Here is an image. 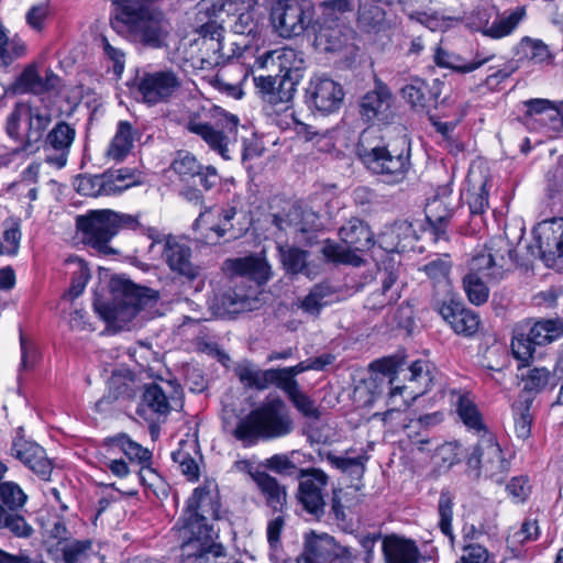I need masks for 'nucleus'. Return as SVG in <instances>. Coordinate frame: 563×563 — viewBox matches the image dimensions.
I'll return each instance as SVG.
<instances>
[{
	"mask_svg": "<svg viewBox=\"0 0 563 563\" xmlns=\"http://www.w3.org/2000/svg\"><path fill=\"white\" fill-rule=\"evenodd\" d=\"M488 256L494 258V266L504 268L508 263L516 262V251L512 244L505 238H498L492 242Z\"/></svg>",
	"mask_w": 563,
	"mask_h": 563,
	"instance_id": "nucleus-53",
	"label": "nucleus"
},
{
	"mask_svg": "<svg viewBox=\"0 0 563 563\" xmlns=\"http://www.w3.org/2000/svg\"><path fill=\"white\" fill-rule=\"evenodd\" d=\"M206 110H202V112H190L185 126L189 132L200 136L212 151L217 152L224 159H230L229 145L236 139L238 117L223 113L216 124L206 121Z\"/></svg>",
	"mask_w": 563,
	"mask_h": 563,
	"instance_id": "nucleus-9",
	"label": "nucleus"
},
{
	"mask_svg": "<svg viewBox=\"0 0 563 563\" xmlns=\"http://www.w3.org/2000/svg\"><path fill=\"white\" fill-rule=\"evenodd\" d=\"M494 58V55L482 56L476 54L475 58L467 63L457 54L450 53L442 47H437L434 62L440 67L453 69L459 73H471Z\"/></svg>",
	"mask_w": 563,
	"mask_h": 563,
	"instance_id": "nucleus-37",
	"label": "nucleus"
},
{
	"mask_svg": "<svg viewBox=\"0 0 563 563\" xmlns=\"http://www.w3.org/2000/svg\"><path fill=\"white\" fill-rule=\"evenodd\" d=\"M285 526V519L283 516H277L271 520L267 525V541L272 552L269 558L273 562H279V554L282 552L280 534Z\"/></svg>",
	"mask_w": 563,
	"mask_h": 563,
	"instance_id": "nucleus-59",
	"label": "nucleus"
},
{
	"mask_svg": "<svg viewBox=\"0 0 563 563\" xmlns=\"http://www.w3.org/2000/svg\"><path fill=\"white\" fill-rule=\"evenodd\" d=\"M59 77L53 70L46 69L45 75L41 76L38 64L32 62L27 64L22 73L11 85L14 93L42 95L56 89Z\"/></svg>",
	"mask_w": 563,
	"mask_h": 563,
	"instance_id": "nucleus-26",
	"label": "nucleus"
},
{
	"mask_svg": "<svg viewBox=\"0 0 563 563\" xmlns=\"http://www.w3.org/2000/svg\"><path fill=\"white\" fill-rule=\"evenodd\" d=\"M35 530L29 523L21 510L0 508V536L10 534L16 539H30Z\"/></svg>",
	"mask_w": 563,
	"mask_h": 563,
	"instance_id": "nucleus-36",
	"label": "nucleus"
},
{
	"mask_svg": "<svg viewBox=\"0 0 563 563\" xmlns=\"http://www.w3.org/2000/svg\"><path fill=\"white\" fill-rule=\"evenodd\" d=\"M382 550L386 563H419V549L411 540L388 536L382 541Z\"/></svg>",
	"mask_w": 563,
	"mask_h": 563,
	"instance_id": "nucleus-30",
	"label": "nucleus"
},
{
	"mask_svg": "<svg viewBox=\"0 0 563 563\" xmlns=\"http://www.w3.org/2000/svg\"><path fill=\"white\" fill-rule=\"evenodd\" d=\"M394 96L389 87L378 77L374 79V87L361 100L360 113L367 122H389L393 117Z\"/></svg>",
	"mask_w": 563,
	"mask_h": 563,
	"instance_id": "nucleus-16",
	"label": "nucleus"
},
{
	"mask_svg": "<svg viewBox=\"0 0 563 563\" xmlns=\"http://www.w3.org/2000/svg\"><path fill=\"white\" fill-rule=\"evenodd\" d=\"M27 501V495L14 482H0V508L21 510Z\"/></svg>",
	"mask_w": 563,
	"mask_h": 563,
	"instance_id": "nucleus-46",
	"label": "nucleus"
},
{
	"mask_svg": "<svg viewBox=\"0 0 563 563\" xmlns=\"http://www.w3.org/2000/svg\"><path fill=\"white\" fill-rule=\"evenodd\" d=\"M280 262L287 274H302L308 278H314L318 271L308 261L309 252L297 246L278 245Z\"/></svg>",
	"mask_w": 563,
	"mask_h": 563,
	"instance_id": "nucleus-31",
	"label": "nucleus"
},
{
	"mask_svg": "<svg viewBox=\"0 0 563 563\" xmlns=\"http://www.w3.org/2000/svg\"><path fill=\"white\" fill-rule=\"evenodd\" d=\"M297 500L305 511L316 519L324 515L325 501L323 490L328 486L329 476L321 468H300Z\"/></svg>",
	"mask_w": 563,
	"mask_h": 563,
	"instance_id": "nucleus-13",
	"label": "nucleus"
},
{
	"mask_svg": "<svg viewBox=\"0 0 563 563\" xmlns=\"http://www.w3.org/2000/svg\"><path fill=\"white\" fill-rule=\"evenodd\" d=\"M339 547L330 534L310 531L305 536L302 553L296 560L288 559L283 563H332Z\"/></svg>",
	"mask_w": 563,
	"mask_h": 563,
	"instance_id": "nucleus-25",
	"label": "nucleus"
},
{
	"mask_svg": "<svg viewBox=\"0 0 563 563\" xmlns=\"http://www.w3.org/2000/svg\"><path fill=\"white\" fill-rule=\"evenodd\" d=\"M221 498L214 479H206L196 487L186 501L178 529L181 549L187 550L196 542L206 544L218 538L213 522L221 518Z\"/></svg>",
	"mask_w": 563,
	"mask_h": 563,
	"instance_id": "nucleus-2",
	"label": "nucleus"
},
{
	"mask_svg": "<svg viewBox=\"0 0 563 563\" xmlns=\"http://www.w3.org/2000/svg\"><path fill=\"white\" fill-rule=\"evenodd\" d=\"M306 97L309 108L328 114L340 109L344 99V91L339 82L320 76L310 80Z\"/></svg>",
	"mask_w": 563,
	"mask_h": 563,
	"instance_id": "nucleus-17",
	"label": "nucleus"
},
{
	"mask_svg": "<svg viewBox=\"0 0 563 563\" xmlns=\"http://www.w3.org/2000/svg\"><path fill=\"white\" fill-rule=\"evenodd\" d=\"M314 7L310 0H275L269 19L275 32L283 38L298 37L312 26Z\"/></svg>",
	"mask_w": 563,
	"mask_h": 563,
	"instance_id": "nucleus-10",
	"label": "nucleus"
},
{
	"mask_svg": "<svg viewBox=\"0 0 563 563\" xmlns=\"http://www.w3.org/2000/svg\"><path fill=\"white\" fill-rule=\"evenodd\" d=\"M282 398L267 399L257 408L241 418L233 435L245 446L254 445L258 440L284 437L291 431V420L285 410Z\"/></svg>",
	"mask_w": 563,
	"mask_h": 563,
	"instance_id": "nucleus-4",
	"label": "nucleus"
},
{
	"mask_svg": "<svg viewBox=\"0 0 563 563\" xmlns=\"http://www.w3.org/2000/svg\"><path fill=\"white\" fill-rule=\"evenodd\" d=\"M26 54V44L20 38L7 40L2 52L0 53V66L8 67L15 59Z\"/></svg>",
	"mask_w": 563,
	"mask_h": 563,
	"instance_id": "nucleus-64",
	"label": "nucleus"
},
{
	"mask_svg": "<svg viewBox=\"0 0 563 563\" xmlns=\"http://www.w3.org/2000/svg\"><path fill=\"white\" fill-rule=\"evenodd\" d=\"M92 549L90 540H76L63 548L62 563H80Z\"/></svg>",
	"mask_w": 563,
	"mask_h": 563,
	"instance_id": "nucleus-60",
	"label": "nucleus"
},
{
	"mask_svg": "<svg viewBox=\"0 0 563 563\" xmlns=\"http://www.w3.org/2000/svg\"><path fill=\"white\" fill-rule=\"evenodd\" d=\"M133 126L128 121L118 123L117 132L107 150V157L115 162L123 161L133 147Z\"/></svg>",
	"mask_w": 563,
	"mask_h": 563,
	"instance_id": "nucleus-40",
	"label": "nucleus"
},
{
	"mask_svg": "<svg viewBox=\"0 0 563 563\" xmlns=\"http://www.w3.org/2000/svg\"><path fill=\"white\" fill-rule=\"evenodd\" d=\"M264 268L262 261L252 256L227 260L223 265V269L230 275L249 276L251 278L261 276Z\"/></svg>",
	"mask_w": 563,
	"mask_h": 563,
	"instance_id": "nucleus-44",
	"label": "nucleus"
},
{
	"mask_svg": "<svg viewBox=\"0 0 563 563\" xmlns=\"http://www.w3.org/2000/svg\"><path fill=\"white\" fill-rule=\"evenodd\" d=\"M336 290L327 282L316 284L300 301L299 308L313 317H318L321 310L333 302Z\"/></svg>",
	"mask_w": 563,
	"mask_h": 563,
	"instance_id": "nucleus-35",
	"label": "nucleus"
},
{
	"mask_svg": "<svg viewBox=\"0 0 563 563\" xmlns=\"http://www.w3.org/2000/svg\"><path fill=\"white\" fill-rule=\"evenodd\" d=\"M530 249L532 255L539 256L548 265L563 257V219H553L541 225L536 245Z\"/></svg>",
	"mask_w": 563,
	"mask_h": 563,
	"instance_id": "nucleus-18",
	"label": "nucleus"
},
{
	"mask_svg": "<svg viewBox=\"0 0 563 563\" xmlns=\"http://www.w3.org/2000/svg\"><path fill=\"white\" fill-rule=\"evenodd\" d=\"M397 282V275L394 272L386 271L382 279V288L373 291L366 299V307L372 310H379L395 302L399 298L397 290H393Z\"/></svg>",
	"mask_w": 563,
	"mask_h": 563,
	"instance_id": "nucleus-42",
	"label": "nucleus"
},
{
	"mask_svg": "<svg viewBox=\"0 0 563 563\" xmlns=\"http://www.w3.org/2000/svg\"><path fill=\"white\" fill-rule=\"evenodd\" d=\"M563 336V321L560 319L540 320L534 323L529 321L518 323L514 328L511 351L523 366L530 361L541 357L543 346Z\"/></svg>",
	"mask_w": 563,
	"mask_h": 563,
	"instance_id": "nucleus-6",
	"label": "nucleus"
},
{
	"mask_svg": "<svg viewBox=\"0 0 563 563\" xmlns=\"http://www.w3.org/2000/svg\"><path fill=\"white\" fill-rule=\"evenodd\" d=\"M525 15V7H519L511 12H504L498 14L492 23L486 22L481 32L489 38L500 40L510 35L523 20Z\"/></svg>",
	"mask_w": 563,
	"mask_h": 563,
	"instance_id": "nucleus-33",
	"label": "nucleus"
},
{
	"mask_svg": "<svg viewBox=\"0 0 563 563\" xmlns=\"http://www.w3.org/2000/svg\"><path fill=\"white\" fill-rule=\"evenodd\" d=\"M409 18L411 20H415L431 31H445L446 29L451 27L454 23H457L460 21L456 16L451 15H443L439 12H412L409 14Z\"/></svg>",
	"mask_w": 563,
	"mask_h": 563,
	"instance_id": "nucleus-50",
	"label": "nucleus"
},
{
	"mask_svg": "<svg viewBox=\"0 0 563 563\" xmlns=\"http://www.w3.org/2000/svg\"><path fill=\"white\" fill-rule=\"evenodd\" d=\"M520 46L527 57L537 64L550 63L553 58L547 44L541 40L525 36L520 41Z\"/></svg>",
	"mask_w": 563,
	"mask_h": 563,
	"instance_id": "nucleus-58",
	"label": "nucleus"
},
{
	"mask_svg": "<svg viewBox=\"0 0 563 563\" xmlns=\"http://www.w3.org/2000/svg\"><path fill=\"white\" fill-rule=\"evenodd\" d=\"M170 168L184 180L196 178L200 170V164L188 152H179L174 158Z\"/></svg>",
	"mask_w": 563,
	"mask_h": 563,
	"instance_id": "nucleus-57",
	"label": "nucleus"
},
{
	"mask_svg": "<svg viewBox=\"0 0 563 563\" xmlns=\"http://www.w3.org/2000/svg\"><path fill=\"white\" fill-rule=\"evenodd\" d=\"M525 104L527 115H541L543 123H551L553 129H563V101L555 104L548 99H531Z\"/></svg>",
	"mask_w": 563,
	"mask_h": 563,
	"instance_id": "nucleus-38",
	"label": "nucleus"
},
{
	"mask_svg": "<svg viewBox=\"0 0 563 563\" xmlns=\"http://www.w3.org/2000/svg\"><path fill=\"white\" fill-rule=\"evenodd\" d=\"M51 122L52 112L49 109L32 106L27 102H16L7 118L5 132L13 140H23V145L10 155L27 151L42 141Z\"/></svg>",
	"mask_w": 563,
	"mask_h": 563,
	"instance_id": "nucleus-7",
	"label": "nucleus"
},
{
	"mask_svg": "<svg viewBox=\"0 0 563 563\" xmlns=\"http://www.w3.org/2000/svg\"><path fill=\"white\" fill-rule=\"evenodd\" d=\"M463 286L468 300L474 305H482L488 299V287L477 273H468L463 279Z\"/></svg>",
	"mask_w": 563,
	"mask_h": 563,
	"instance_id": "nucleus-52",
	"label": "nucleus"
},
{
	"mask_svg": "<svg viewBox=\"0 0 563 563\" xmlns=\"http://www.w3.org/2000/svg\"><path fill=\"white\" fill-rule=\"evenodd\" d=\"M453 506V494L448 489L441 490L438 503V514L440 517L439 528L441 532L450 539L451 544H453L454 541V534L452 530Z\"/></svg>",
	"mask_w": 563,
	"mask_h": 563,
	"instance_id": "nucleus-47",
	"label": "nucleus"
},
{
	"mask_svg": "<svg viewBox=\"0 0 563 563\" xmlns=\"http://www.w3.org/2000/svg\"><path fill=\"white\" fill-rule=\"evenodd\" d=\"M67 263L76 267L71 273V283L67 292L68 297L75 299L85 290L86 285L90 278V272L86 263L78 257H69Z\"/></svg>",
	"mask_w": 563,
	"mask_h": 563,
	"instance_id": "nucleus-49",
	"label": "nucleus"
},
{
	"mask_svg": "<svg viewBox=\"0 0 563 563\" xmlns=\"http://www.w3.org/2000/svg\"><path fill=\"white\" fill-rule=\"evenodd\" d=\"M179 445V449L172 453L173 461L178 464L180 472L188 481L195 482L199 478L198 463L186 450V442L181 441Z\"/></svg>",
	"mask_w": 563,
	"mask_h": 563,
	"instance_id": "nucleus-54",
	"label": "nucleus"
},
{
	"mask_svg": "<svg viewBox=\"0 0 563 563\" xmlns=\"http://www.w3.org/2000/svg\"><path fill=\"white\" fill-rule=\"evenodd\" d=\"M181 398L183 387L177 380L146 384L136 412L145 419L148 413L157 416L158 419L166 418L172 410V402H180Z\"/></svg>",
	"mask_w": 563,
	"mask_h": 563,
	"instance_id": "nucleus-14",
	"label": "nucleus"
},
{
	"mask_svg": "<svg viewBox=\"0 0 563 563\" xmlns=\"http://www.w3.org/2000/svg\"><path fill=\"white\" fill-rule=\"evenodd\" d=\"M467 205L470 214L475 221V225H479L483 222V214L488 207V191L486 189V183H483L477 191L467 194Z\"/></svg>",
	"mask_w": 563,
	"mask_h": 563,
	"instance_id": "nucleus-56",
	"label": "nucleus"
},
{
	"mask_svg": "<svg viewBox=\"0 0 563 563\" xmlns=\"http://www.w3.org/2000/svg\"><path fill=\"white\" fill-rule=\"evenodd\" d=\"M417 240L418 235L413 224L408 220L395 221L388 231L383 234V243L386 244L385 249L397 253L411 249Z\"/></svg>",
	"mask_w": 563,
	"mask_h": 563,
	"instance_id": "nucleus-32",
	"label": "nucleus"
},
{
	"mask_svg": "<svg viewBox=\"0 0 563 563\" xmlns=\"http://www.w3.org/2000/svg\"><path fill=\"white\" fill-rule=\"evenodd\" d=\"M180 77L172 69L145 71L137 79L136 90L148 107L168 103L181 88Z\"/></svg>",
	"mask_w": 563,
	"mask_h": 563,
	"instance_id": "nucleus-12",
	"label": "nucleus"
},
{
	"mask_svg": "<svg viewBox=\"0 0 563 563\" xmlns=\"http://www.w3.org/2000/svg\"><path fill=\"white\" fill-rule=\"evenodd\" d=\"M531 400L517 401L512 409L515 415V431L518 438L525 440L530 437L532 416L530 413Z\"/></svg>",
	"mask_w": 563,
	"mask_h": 563,
	"instance_id": "nucleus-51",
	"label": "nucleus"
},
{
	"mask_svg": "<svg viewBox=\"0 0 563 563\" xmlns=\"http://www.w3.org/2000/svg\"><path fill=\"white\" fill-rule=\"evenodd\" d=\"M11 454L42 479H49L53 465L46 456L45 450L37 443L23 437H16L11 445Z\"/></svg>",
	"mask_w": 563,
	"mask_h": 563,
	"instance_id": "nucleus-23",
	"label": "nucleus"
},
{
	"mask_svg": "<svg viewBox=\"0 0 563 563\" xmlns=\"http://www.w3.org/2000/svg\"><path fill=\"white\" fill-rule=\"evenodd\" d=\"M405 364L406 355L404 352H397L394 355L375 360L369 364V369L372 372H376L389 377V384L391 386L389 397L391 399L398 395L402 396L404 391L408 388V386L395 385V375Z\"/></svg>",
	"mask_w": 563,
	"mask_h": 563,
	"instance_id": "nucleus-34",
	"label": "nucleus"
},
{
	"mask_svg": "<svg viewBox=\"0 0 563 563\" xmlns=\"http://www.w3.org/2000/svg\"><path fill=\"white\" fill-rule=\"evenodd\" d=\"M401 96L412 108L426 109L437 102L438 95L420 78H412L401 88Z\"/></svg>",
	"mask_w": 563,
	"mask_h": 563,
	"instance_id": "nucleus-41",
	"label": "nucleus"
},
{
	"mask_svg": "<svg viewBox=\"0 0 563 563\" xmlns=\"http://www.w3.org/2000/svg\"><path fill=\"white\" fill-rule=\"evenodd\" d=\"M234 373L245 388L264 390L272 385L278 388L277 368L261 369L252 362L244 361L235 366Z\"/></svg>",
	"mask_w": 563,
	"mask_h": 563,
	"instance_id": "nucleus-29",
	"label": "nucleus"
},
{
	"mask_svg": "<svg viewBox=\"0 0 563 563\" xmlns=\"http://www.w3.org/2000/svg\"><path fill=\"white\" fill-rule=\"evenodd\" d=\"M356 153L363 165L388 185L401 184L411 168V147L406 135L393 136L378 129L364 130Z\"/></svg>",
	"mask_w": 563,
	"mask_h": 563,
	"instance_id": "nucleus-1",
	"label": "nucleus"
},
{
	"mask_svg": "<svg viewBox=\"0 0 563 563\" xmlns=\"http://www.w3.org/2000/svg\"><path fill=\"white\" fill-rule=\"evenodd\" d=\"M227 4H231L229 0H201L198 3V21H217L224 12Z\"/></svg>",
	"mask_w": 563,
	"mask_h": 563,
	"instance_id": "nucleus-63",
	"label": "nucleus"
},
{
	"mask_svg": "<svg viewBox=\"0 0 563 563\" xmlns=\"http://www.w3.org/2000/svg\"><path fill=\"white\" fill-rule=\"evenodd\" d=\"M355 32L340 18L323 19L316 32V44L327 52H339L352 44Z\"/></svg>",
	"mask_w": 563,
	"mask_h": 563,
	"instance_id": "nucleus-27",
	"label": "nucleus"
},
{
	"mask_svg": "<svg viewBox=\"0 0 563 563\" xmlns=\"http://www.w3.org/2000/svg\"><path fill=\"white\" fill-rule=\"evenodd\" d=\"M196 542L187 550H183L187 556H195L203 561V563H243L232 556H228L224 547L217 543L216 539H211L206 544Z\"/></svg>",
	"mask_w": 563,
	"mask_h": 563,
	"instance_id": "nucleus-39",
	"label": "nucleus"
},
{
	"mask_svg": "<svg viewBox=\"0 0 563 563\" xmlns=\"http://www.w3.org/2000/svg\"><path fill=\"white\" fill-rule=\"evenodd\" d=\"M551 378V373L545 367H534L522 375L523 388L527 391L540 393L543 390Z\"/></svg>",
	"mask_w": 563,
	"mask_h": 563,
	"instance_id": "nucleus-61",
	"label": "nucleus"
},
{
	"mask_svg": "<svg viewBox=\"0 0 563 563\" xmlns=\"http://www.w3.org/2000/svg\"><path fill=\"white\" fill-rule=\"evenodd\" d=\"M301 214V206L294 203L288 209H284L282 212L274 213L272 217V223L282 231L292 229L295 231L298 225L299 216Z\"/></svg>",
	"mask_w": 563,
	"mask_h": 563,
	"instance_id": "nucleus-62",
	"label": "nucleus"
},
{
	"mask_svg": "<svg viewBox=\"0 0 563 563\" xmlns=\"http://www.w3.org/2000/svg\"><path fill=\"white\" fill-rule=\"evenodd\" d=\"M114 223L115 211L109 209L91 210L77 218V228L85 243L106 255L117 254V251L109 246L111 239L118 234Z\"/></svg>",
	"mask_w": 563,
	"mask_h": 563,
	"instance_id": "nucleus-11",
	"label": "nucleus"
},
{
	"mask_svg": "<svg viewBox=\"0 0 563 563\" xmlns=\"http://www.w3.org/2000/svg\"><path fill=\"white\" fill-rule=\"evenodd\" d=\"M102 446L109 455L124 454L131 462H137L143 468L148 467L152 453L141 444L134 442L125 433H119L103 439Z\"/></svg>",
	"mask_w": 563,
	"mask_h": 563,
	"instance_id": "nucleus-28",
	"label": "nucleus"
},
{
	"mask_svg": "<svg viewBox=\"0 0 563 563\" xmlns=\"http://www.w3.org/2000/svg\"><path fill=\"white\" fill-rule=\"evenodd\" d=\"M434 310L459 335L472 336L478 330L479 316L463 303L450 300L434 305Z\"/></svg>",
	"mask_w": 563,
	"mask_h": 563,
	"instance_id": "nucleus-19",
	"label": "nucleus"
},
{
	"mask_svg": "<svg viewBox=\"0 0 563 563\" xmlns=\"http://www.w3.org/2000/svg\"><path fill=\"white\" fill-rule=\"evenodd\" d=\"M340 236L345 246L328 240L321 249L323 256L329 262L360 266L363 260L357 253L368 251L374 245L369 227L354 218L340 229Z\"/></svg>",
	"mask_w": 563,
	"mask_h": 563,
	"instance_id": "nucleus-8",
	"label": "nucleus"
},
{
	"mask_svg": "<svg viewBox=\"0 0 563 563\" xmlns=\"http://www.w3.org/2000/svg\"><path fill=\"white\" fill-rule=\"evenodd\" d=\"M240 470H246L256 484L261 495L264 497L265 505L274 512H283L287 504V488L279 481L262 471H252V464L249 461L236 463Z\"/></svg>",
	"mask_w": 563,
	"mask_h": 563,
	"instance_id": "nucleus-22",
	"label": "nucleus"
},
{
	"mask_svg": "<svg viewBox=\"0 0 563 563\" xmlns=\"http://www.w3.org/2000/svg\"><path fill=\"white\" fill-rule=\"evenodd\" d=\"M113 286L117 292L113 300L114 318L132 319L146 303L148 288L130 280H119Z\"/></svg>",
	"mask_w": 563,
	"mask_h": 563,
	"instance_id": "nucleus-21",
	"label": "nucleus"
},
{
	"mask_svg": "<svg viewBox=\"0 0 563 563\" xmlns=\"http://www.w3.org/2000/svg\"><path fill=\"white\" fill-rule=\"evenodd\" d=\"M408 380L412 385L411 398L424 394L431 383L432 376L430 373V363L426 360H417L408 367Z\"/></svg>",
	"mask_w": 563,
	"mask_h": 563,
	"instance_id": "nucleus-43",
	"label": "nucleus"
},
{
	"mask_svg": "<svg viewBox=\"0 0 563 563\" xmlns=\"http://www.w3.org/2000/svg\"><path fill=\"white\" fill-rule=\"evenodd\" d=\"M456 412L464 426L470 431L479 435L477 444L467 459V465L475 470L486 468L487 471H493L496 464L503 462L501 449L495 434L485 424L476 404L467 394L459 396Z\"/></svg>",
	"mask_w": 563,
	"mask_h": 563,
	"instance_id": "nucleus-5",
	"label": "nucleus"
},
{
	"mask_svg": "<svg viewBox=\"0 0 563 563\" xmlns=\"http://www.w3.org/2000/svg\"><path fill=\"white\" fill-rule=\"evenodd\" d=\"M452 216L451 192L443 188L442 192H437L426 207V230L433 235L435 242L448 240L446 229Z\"/></svg>",
	"mask_w": 563,
	"mask_h": 563,
	"instance_id": "nucleus-24",
	"label": "nucleus"
},
{
	"mask_svg": "<svg viewBox=\"0 0 563 563\" xmlns=\"http://www.w3.org/2000/svg\"><path fill=\"white\" fill-rule=\"evenodd\" d=\"M297 454V451H292L289 454H274L265 461L264 465L276 474L291 476L295 473L298 474V471L300 470L297 467L295 462V456Z\"/></svg>",
	"mask_w": 563,
	"mask_h": 563,
	"instance_id": "nucleus-55",
	"label": "nucleus"
},
{
	"mask_svg": "<svg viewBox=\"0 0 563 563\" xmlns=\"http://www.w3.org/2000/svg\"><path fill=\"white\" fill-rule=\"evenodd\" d=\"M75 135L73 126L64 121L57 122L44 139L45 162L57 168L64 167Z\"/></svg>",
	"mask_w": 563,
	"mask_h": 563,
	"instance_id": "nucleus-20",
	"label": "nucleus"
},
{
	"mask_svg": "<svg viewBox=\"0 0 563 563\" xmlns=\"http://www.w3.org/2000/svg\"><path fill=\"white\" fill-rule=\"evenodd\" d=\"M262 69L279 70L276 75L254 76V85L257 92L271 103L289 102L296 91L301 74V59H297L296 51L283 48L269 51L256 59Z\"/></svg>",
	"mask_w": 563,
	"mask_h": 563,
	"instance_id": "nucleus-3",
	"label": "nucleus"
},
{
	"mask_svg": "<svg viewBox=\"0 0 563 563\" xmlns=\"http://www.w3.org/2000/svg\"><path fill=\"white\" fill-rule=\"evenodd\" d=\"M385 16L384 9L372 0L361 3L357 10V23L367 32L378 30L383 25Z\"/></svg>",
	"mask_w": 563,
	"mask_h": 563,
	"instance_id": "nucleus-45",
	"label": "nucleus"
},
{
	"mask_svg": "<svg viewBox=\"0 0 563 563\" xmlns=\"http://www.w3.org/2000/svg\"><path fill=\"white\" fill-rule=\"evenodd\" d=\"M162 257L168 268L188 282L200 277L202 268L192 261V249L181 236L168 234L164 238Z\"/></svg>",
	"mask_w": 563,
	"mask_h": 563,
	"instance_id": "nucleus-15",
	"label": "nucleus"
},
{
	"mask_svg": "<svg viewBox=\"0 0 563 563\" xmlns=\"http://www.w3.org/2000/svg\"><path fill=\"white\" fill-rule=\"evenodd\" d=\"M285 393L287 398L291 401L294 407L305 417L310 419H319L320 411L314 406L313 400L301 391L300 386L292 387H278Z\"/></svg>",
	"mask_w": 563,
	"mask_h": 563,
	"instance_id": "nucleus-48",
	"label": "nucleus"
}]
</instances>
